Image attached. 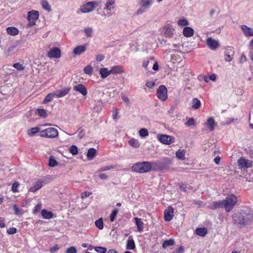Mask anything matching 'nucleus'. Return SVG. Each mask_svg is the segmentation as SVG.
Listing matches in <instances>:
<instances>
[{"label":"nucleus","mask_w":253,"mask_h":253,"mask_svg":"<svg viewBox=\"0 0 253 253\" xmlns=\"http://www.w3.org/2000/svg\"><path fill=\"white\" fill-rule=\"evenodd\" d=\"M234 223L240 228L245 227L253 221V216L251 214L243 215L241 212L234 213L232 215Z\"/></svg>","instance_id":"1"},{"label":"nucleus","mask_w":253,"mask_h":253,"mask_svg":"<svg viewBox=\"0 0 253 253\" xmlns=\"http://www.w3.org/2000/svg\"><path fill=\"white\" fill-rule=\"evenodd\" d=\"M152 167V164L149 162L137 163L132 167V170L138 173H145L149 171Z\"/></svg>","instance_id":"2"},{"label":"nucleus","mask_w":253,"mask_h":253,"mask_svg":"<svg viewBox=\"0 0 253 253\" xmlns=\"http://www.w3.org/2000/svg\"><path fill=\"white\" fill-rule=\"evenodd\" d=\"M237 197L233 194L227 196L223 200L224 208L227 212L230 211L237 203Z\"/></svg>","instance_id":"3"},{"label":"nucleus","mask_w":253,"mask_h":253,"mask_svg":"<svg viewBox=\"0 0 253 253\" xmlns=\"http://www.w3.org/2000/svg\"><path fill=\"white\" fill-rule=\"evenodd\" d=\"M40 136L42 137L54 138L58 136V131L54 127H48L40 131Z\"/></svg>","instance_id":"4"},{"label":"nucleus","mask_w":253,"mask_h":253,"mask_svg":"<svg viewBox=\"0 0 253 253\" xmlns=\"http://www.w3.org/2000/svg\"><path fill=\"white\" fill-rule=\"evenodd\" d=\"M99 5V3L96 1H89L83 4L80 8L82 13H89L92 11L95 8Z\"/></svg>","instance_id":"5"},{"label":"nucleus","mask_w":253,"mask_h":253,"mask_svg":"<svg viewBox=\"0 0 253 253\" xmlns=\"http://www.w3.org/2000/svg\"><path fill=\"white\" fill-rule=\"evenodd\" d=\"M237 164L239 169H247L253 167V161L244 157H240L237 161Z\"/></svg>","instance_id":"6"},{"label":"nucleus","mask_w":253,"mask_h":253,"mask_svg":"<svg viewBox=\"0 0 253 253\" xmlns=\"http://www.w3.org/2000/svg\"><path fill=\"white\" fill-rule=\"evenodd\" d=\"M157 96L161 101H165L168 98V90L164 85H160L157 90Z\"/></svg>","instance_id":"7"},{"label":"nucleus","mask_w":253,"mask_h":253,"mask_svg":"<svg viewBox=\"0 0 253 253\" xmlns=\"http://www.w3.org/2000/svg\"><path fill=\"white\" fill-rule=\"evenodd\" d=\"M39 16V13L38 11L31 10L28 13L27 19L29 22L30 26L35 25Z\"/></svg>","instance_id":"8"},{"label":"nucleus","mask_w":253,"mask_h":253,"mask_svg":"<svg viewBox=\"0 0 253 253\" xmlns=\"http://www.w3.org/2000/svg\"><path fill=\"white\" fill-rule=\"evenodd\" d=\"M47 56L50 58H59L61 57V50L58 47H52L47 53Z\"/></svg>","instance_id":"9"},{"label":"nucleus","mask_w":253,"mask_h":253,"mask_svg":"<svg viewBox=\"0 0 253 253\" xmlns=\"http://www.w3.org/2000/svg\"><path fill=\"white\" fill-rule=\"evenodd\" d=\"M157 138L162 143L169 145L172 143V137L170 135L166 134H158Z\"/></svg>","instance_id":"10"},{"label":"nucleus","mask_w":253,"mask_h":253,"mask_svg":"<svg viewBox=\"0 0 253 253\" xmlns=\"http://www.w3.org/2000/svg\"><path fill=\"white\" fill-rule=\"evenodd\" d=\"M206 43L209 47L211 50H215L219 46L218 42L212 39L211 38H208L207 39Z\"/></svg>","instance_id":"11"},{"label":"nucleus","mask_w":253,"mask_h":253,"mask_svg":"<svg viewBox=\"0 0 253 253\" xmlns=\"http://www.w3.org/2000/svg\"><path fill=\"white\" fill-rule=\"evenodd\" d=\"M234 48L231 46L228 47L224 53L225 60L227 62H230L234 55Z\"/></svg>","instance_id":"12"},{"label":"nucleus","mask_w":253,"mask_h":253,"mask_svg":"<svg viewBox=\"0 0 253 253\" xmlns=\"http://www.w3.org/2000/svg\"><path fill=\"white\" fill-rule=\"evenodd\" d=\"M164 34L167 37H172L174 34V29L172 25L170 24H167L164 28Z\"/></svg>","instance_id":"13"},{"label":"nucleus","mask_w":253,"mask_h":253,"mask_svg":"<svg viewBox=\"0 0 253 253\" xmlns=\"http://www.w3.org/2000/svg\"><path fill=\"white\" fill-rule=\"evenodd\" d=\"M240 28L245 37L253 36V30L246 25H242Z\"/></svg>","instance_id":"14"},{"label":"nucleus","mask_w":253,"mask_h":253,"mask_svg":"<svg viewBox=\"0 0 253 253\" xmlns=\"http://www.w3.org/2000/svg\"><path fill=\"white\" fill-rule=\"evenodd\" d=\"M165 219L167 221H170L173 216V210L172 207H169L164 212Z\"/></svg>","instance_id":"15"},{"label":"nucleus","mask_w":253,"mask_h":253,"mask_svg":"<svg viewBox=\"0 0 253 253\" xmlns=\"http://www.w3.org/2000/svg\"><path fill=\"white\" fill-rule=\"evenodd\" d=\"M74 90L81 93L83 96H85L87 91L85 87L83 84H78L73 87Z\"/></svg>","instance_id":"16"},{"label":"nucleus","mask_w":253,"mask_h":253,"mask_svg":"<svg viewBox=\"0 0 253 253\" xmlns=\"http://www.w3.org/2000/svg\"><path fill=\"white\" fill-rule=\"evenodd\" d=\"M110 72L111 74H120L124 73V69L123 66L117 65L111 67Z\"/></svg>","instance_id":"17"},{"label":"nucleus","mask_w":253,"mask_h":253,"mask_svg":"<svg viewBox=\"0 0 253 253\" xmlns=\"http://www.w3.org/2000/svg\"><path fill=\"white\" fill-rule=\"evenodd\" d=\"M223 200L214 201L210 204L209 207L211 209H216L224 208Z\"/></svg>","instance_id":"18"},{"label":"nucleus","mask_w":253,"mask_h":253,"mask_svg":"<svg viewBox=\"0 0 253 253\" xmlns=\"http://www.w3.org/2000/svg\"><path fill=\"white\" fill-rule=\"evenodd\" d=\"M43 186L42 181H38L34 183L33 185L29 189V191L35 193L37 191L41 189Z\"/></svg>","instance_id":"19"},{"label":"nucleus","mask_w":253,"mask_h":253,"mask_svg":"<svg viewBox=\"0 0 253 253\" xmlns=\"http://www.w3.org/2000/svg\"><path fill=\"white\" fill-rule=\"evenodd\" d=\"M69 88H66L61 90H58L54 92L56 98H61L65 96L69 91Z\"/></svg>","instance_id":"20"},{"label":"nucleus","mask_w":253,"mask_h":253,"mask_svg":"<svg viewBox=\"0 0 253 253\" xmlns=\"http://www.w3.org/2000/svg\"><path fill=\"white\" fill-rule=\"evenodd\" d=\"M86 49L85 45H81L76 46L73 50V53L76 55H80L84 52Z\"/></svg>","instance_id":"21"},{"label":"nucleus","mask_w":253,"mask_h":253,"mask_svg":"<svg viewBox=\"0 0 253 253\" xmlns=\"http://www.w3.org/2000/svg\"><path fill=\"white\" fill-rule=\"evenodd\" d=\"M154 57H151L144 60L142 66L146 70H148L154 63Z\"/></svg>","instance_id":"22"},{"label":"nucleus","mask_w":253,"mask_h":253,"mask_svg":"<svg viewBox=\"0 0 253 253\" xmlns=\"http://www.w3.org/2000/svg\"><path fill=\"white\" fill-rule=\"evenodd\" d=\"M194 31L190 27H185L183 30V35L187 38L191 37L193 36Z\"/></svg>","instance_id":"23"},{"label":"nucleus","mask_w":253,"mask_h":253,"mask_svg":"<svg viewBox=\"0 0 253 253\" xmlns=\"http://www.w3.org/2000/svg\"><path fill=\"white\" fill-rule=\"evenodd\" d=\"M115 3V0H107L104 9L108 11H111L114 8Z\"/></svg>","instance_id":"24"},{"label":"nucleus","mask_w":253,"mask_h":253,"mask_svg":"<svg viewBox=\"0 0 253 253\" xmlns=\"http://www.w3.org/2000/svg\"><path fill=\"white\" fill-rule=\"evenodd\" d=\"M99 74L101 78L103 79L107 78L111 74L110 70H108L107 68H102L99 70Z\"/></svg>","instance_id":"25"},{"label":"nucleus","mask_w":253,"mask_h":253,"mask_svg":"<svg viewBox=\"0 0 253 253\" xmlns=\"http://www.w3.org/2000/svg\"><path fill=\"white\" fill-rule=\"evenodd\" d=\"M134 220L135 221V223L137 226V231L139 232H142L144 228V223L142 222L141 219L138 217H135Z\"/></svg>","instance_id":"26"},{"label":"nucleus","mask_w":253,"mask_h":253,"mask_svg":"<svg viewBox=\"0 0 253 253\" xmlns=\"http://www.w3.org/2000/svg\"><path fill=\"white\" fill-rule=\"evenodd\" d=\"M41 214L44 219H49L53 217V213L51 211H47L45 209H43L41 211Z\"/></svg>","instance_id":"27"},{"label":"nucleus","mask_w":253,"mask_h":253,"mask_svg":"<svg viewBox=\"0 0 253 253\" xmlns=\"http://www.w3.org/2000/svg\"><path fill=\"white\" fill-rule=\"evenodd\" d=\"M96 150L94 148H89L87 151V158L88 160H92L96 156Z\"/></svg>","instance_id":"28"},{"label":"nucleus","mask_w":253,"mask_h":253,"mask_svg":"<svg viewBox=\"0 0 253 253\" xmlns=\"http://www.w3.org/2000/svg\"><path fill=\"white\" fill-rule=\"evenodd\" d=\"M6 32L8 34L11 36L17 35L19 33V30L18 29L15 27H10L6 28Z\"/></svg>","instance_id":"29"},{"label":"nucleus","mask_w":253,"mask_h":253,"mask_svg":"<svg viewBox=\"0 0 253 253\" xmlns=\"http://www.w3.org/2000/svg\"><path fill=\"white\" fill-rule=\"evenodd\" d=\"M185 150L181 149H179L175 153L176 157L180 160H184L185 159Z\"/></svg>","instance_id":"30"},{"label":"nucleus","mask_w":253,"mask_h":253,"mask_svg":"<svg viewBox=\"0 0 253 253\" xmlns=\"http://www.w3.org/2000/svg\"><path fill=\"white\" fill-rule=\"evenodd\" d=\"M196 233L201 237H204L207 234V229L206 228H197L195 230Z\"/></svg>","instance_id":"31"},{"label":"nucleus","mask_w":253,"mask_h":253,"mask_svg":"<svg viewBox=\"0 0 253 253\" xmlns=\"http://www.w3.org/2000/svg\"><path fill=\"white\" fill-rule=\"evenodd\" d=\"M153 3L152 0H140V4L141 6L144 7L146 8L150 7Z\"/></svg>","instance_id":"32"},{"label":"nucleus","mask_w":253,"mask_h":253,"mask_svg":"<svg viewBox=\"0 0 253 253\" xmlns=\"http://www.w3.org/2000/svg\"><path fill=\"white\" fill-rule=\"evenodd\" d=\"M192 107L194 109H198L201 106V102L197 98H193L192 101Z\"/></svg>","instance_id":"33"},{"label":"nucleus","mask_w":253,"mask_h":253,"mask_svg":"<svg viewBox=\"0 0 253 253\" xmlns=\"http://www.w3.org/2000/svg\"><path fill=\"white\" fill-rule=\"evenodd\" d=\"M207 126L209 127L210 130L212 131L214 128V120L212 118H210L207 120Z\"/></svg>","instance_id":"34"},{"label":"nucleus","mask_w":253,"mask_h":253,"mask_svg":"<svg viewBox=\"0 0 253 253\" xmlns=\"http://www.w3.org/2000/svg\"><path fill=\"white\" fill-rule=\"evenodd\" d=\"M126 248L128 250H133L135 248V245L134 240L132 239H129L126 243Z\"/></svg>","instance_id":"35"},{"label":"nucleus","mask_w":253,"mask_h":253,"mask_svg":"<svg viewBox=\"0 0 253 253\" xmlns=\"http://www.w3.org/2000/svg\"><path fill=\"white\" fill-rule=\"evenodd\" d=\"M58 162L55 160L54 156H50L48 160V165L50 167H54L58 165Z\"/></svg>","instance_id":"36"},{"label":"nucleus","mask_w":253,"mask_h":253,"mask_svg":"<svg viewBox=\"0 0 253 253\" xmlns=\"http://www.w3.org/2000/svg\"><path fill=\"white\" fill-rule=\"evenodd\" d=\"M40 128L38 127H32L27 131V133L29 136H33L35 135L37 132H40Z\"/></svg>","instance_id":"37"},{"label":"nucleus","mask_w":253,"mask_h":253,"mask_svg":"<svg viewBox=\"0 0 253 253\" xmlns=\"http://www.w3.org/2000/svg\"><path fill=\"white\" fill-rule=\"evenodd\" d=\"M95 225L99 230H102L104 228V224L102 218H100L95 222Z\"/></svg>","instance_id":"38"},{"label":"nucleus","mask_w":253,"mask_h":253,"mask_svg":"<svg viewBox=\"0 0 253 253\" xmlns=\"http://www.w3.org/2000/svg\"><path fill=\"white\" fill-rule=\"evenodd\" d=\"M174 240L172 239H170L168 240H166L163 242V243L162 244V247L163 248L165 249L169 246L173 245L174 244Z\"/></svg>","instance_id":"39"},{"label":"nucleus","mask_w":253,"mask_h":253,"mask_svg":"<svg viewBox=\"0 0 253 253\" xmlns=\"http://www.w3.org/2000/svg\"><path fill=\"white\" fill-rule=\"evenodd\" d=\"M177 24L180 27H183L188 25L189 23L185 18H181L177 21Z\"/></svg>","instance_id":"40"},{"label":"nucleus","mask_w":253,"mask_h":253,"mask_svg":"<svg viewBox=\"0 0 253 253\" xmlns=\"http://www.w3.org/2000/svg\"><path fill=\"white\" fill-rule=\"evenodd\" d=\"M54 98H56L54 92L48 94L44 99V103H47L51 101Z\"/></svg>","instance_id":"41"},{"label":"nucleus","mask_w":253,"mask_h":253,"mask_svg":"<svg viewBox=\"0 0 253 253\" xmlns=\"http://www.w3.org/2000/svg\"><path fill=\"white\" fill-rule=\"evenodd\" d=\"M118 212H119V210L117 209H115L112 211V212H111V213L110 215V220L111 222H113L115 220Z\"/></svg>","instance_id":"42"},{"label":"nucleus","mask_w":253,"mask_h":253,"mask_svg":"<svg viewBox=\"0 0 253 253\" xmlns=\"http://www.w3.org/2000/svg\"><path fill=\"white\" fill-rule=\"evenodd\" d=\"M13 67L19 71H21L25 69V66L20 63H14L13 65Z\"/></svg>","instance_id":"43"},{"label":"nucleus","mask_w":253,"mask_h":253,"mask_svg":"<svg viewBox=\"0 0 253 253\" xmlns=\"http://www.w3.org/2000/svg\"><path fill=\"white\" fill-rule=\"evenodd\" d=\"M69 152L73 155H76L78 153V149L75 145H72L69 148Z\"/></svg>","instance_id":"44"},{"label":"nucleus","mask_w":253,"mask_h":253,"mask_svg":"<svg viewBox=\"0 0 253 253\" xmlns=\"http://www.w3.org/2000/svg\"><path fill=\"white\" fill-rule=\"evenodd\" d=\"M84 32L87 37H91L92 35L93 29L91 27H87L84 29Z\"/></svg>","instance_id":"45"},{"label":"nucleus","mask_w":253,"mask_h":253,"mask_svg":"<svg viewBox=\"0 0 253 253\" xmlns=\"http://www.w3.org/2000/svg\"><path fill=\"white\" fill-rule=\"evenodd\" d=\"M42 8L47 11H50L51 8L49 4L46 0H42Z\"/></svg>","instance_id":"46"},{"label":"nucleus","mask_w":253,"mask_h":253,"mask_svg":"<svg viewBox=\"0 0 253 253\" xmlns=\"http://www.w3.org/2000/svg\"><path fill=\"white\" fill-rule=\"evenodd\" d=\"M129 144L130 145L135 148H137L139 146V143L138 141L134 139H131L129 141Z\"/></svg>","instance_id":"47"},{"label":"nucleus","mask_w":253,"mask_h":253,"mask_svg":"<svg viewBox=\"0 0 253 253\" xmlns=\"http://www.w3.org/2000/svg\"><path fill=\"white\" fill-rule=\"evenodd\" d=\"M38 115L43 118H45L47 116L46 111L43 109H39L37 110Z\"/></svg>","instance_id":"48"},{"label":"nucleus","mask_w":253,"mask_h":253,"mask_svg":"<svg viewBox=\"0 0 253 253\" xmlns=\"http://www.w3.org/2000/svg\"><path fill=\"white\" fill-rule=\"evenodd\" d=\"M139 135L141 137H145L148 135V131L146 128H141L139 131Z\"/></svg>","instance_id":"49"},{"label":"nucleus","mask_w":253,"mask_h":253,"mask_svg":"<svg viewBox=\"0 0 253 253\" xmlns=\"http://www.w3.org/2000/svg\"><path fill=\"white\" fill-rule=\"evenodd\" d=\"M94 250L98 253H106L107 252V249L104 247H96L94 248Z\"/></svg>","instance_id":"50"},{"label":"nucleus","mask_w":253,"mask_h":253,"mask_svg":"<svg viewBox=\"0 0 253 253\" xmlns=\"http://www.w3.org/2000/svg\"><path fill=\"white\" fill-rule=\"evenodd\" d=\"M84 72L88 75H91L92 74V68L90 65H88L84 67Z\"/></svg>","instance_id":"51"},{"label":"nucleus","mask_w":253,"mask_h":253,"mask_svg":"<svg viewBox=\"0 0 253 253\" xmlns=\"http://www.w3.org/2000/svg\"><path fill=\"white\" fill-rule=\"evenodd\" d=\"M19 186V183L18 182H15L13 183L12 187H11V190L13 192L16 193L18 192V187Z\"/></svg>","instance_id":"52"},{"label":"nucleus","mask_w":253,"mask_h":253,"mask_svg":"<svg viewBox=\"0 0 253 253\" xmlns=\"http://www.w3.org/2000/svg\"><path fill=\"white\" fill-rule=\"evenodd\" d=\"M185 125L188 126H194L195 125V120L193 118H189Z\"/></svg>","instance_id":"53"},{"label":"nucleus","mask_w":253,"mask_h":253,"mask_svg":"<svg viewBox=\"0 0 253 253\" xmlns=\"http://www.w3.org/2000/svg\"><path fill=\"white\" fill-rule=\"evenodd\" d=\"M112 168V167L109 166H103V167L100 168L99 169V170L97 171V172H101L102 171H108V170H110Z\"/></svg>","instance_id":"54"},{"label":"nucleus","mask_w":253,"mask_h":253,"mask_svg":"<svg viewBox=\"0 0 253 253\" xmlns=\"http://www.w3.org/2000/svg\"><path fill=\"white\" fill-rule=\"evenodd\" d=\"M66 253H77V250L75 247H71L66 250Z\"/></svg>","instance_id":"55"},{"label":"nucleus","mask_w":253,"mask_h":253,"mask_svg":"<svg viewBox=\"0 0 253 253\" xmlns=\"http://www.w3.org/2000/svg\"><path fill=\"white\" fill-rule=\"evenodd\" d=\"M17 229L15 227L9 228L7 230V233L8 234H14L16 233Z\"/></svg>","instance_id":"56"},{"label":"nucleus","mask_w":253,"mask_h":253,"mask_svg":"<svg viewBox=\"0 0 253 253\" xmlns=\"http://www.w3.org/2000/svg\"><path fill=\"white\" fill-rule=\"evenodd\" d=\"M98 173L99 177L102 180H105L108 178V176L106 173H103L101 172Z\"/></svg>","instance_id":"57"},{"label":"nucleus","mask_w":253,"mask_h":253,"mask_svg":"<svg viewBox=\"0 0 253 253\" xmlns=\"http://www.w3.org/2000/svg\"><path fill=\"white\" fill-rule=\"evenodd\" d=\"M247 60V57L244 54H242L240 57L239 62L240 63H244Z\"/></svg>","instance_id":"58"},{"label":"nucleus","mask_w":253,"mask_h":253,"mask_svg":"<svg viewBox=\"0 0 253 253\" xmlns=\"http://www.w3.org/2000/svg\"><path fill=\"white\" fill-rule=\"evenodd\" d=\"M155 84V83L154 82L150 81V82H147L146 83V86L150 88H152Z\"/></svg>","instance_id":"59"},{"label":"nucleus","mask_w":253,"mask_h":253,"mask_svg":"<svg viewBox=\"0 0 253 253\" xmlns=\"http://www.w3.org/2000/svg\"><path fill=\"white\" fill-rule=\"evenodd\" d=\"M152 69L154 71H158L159 69V66L157 63V62L155 60V59L154 58V63H153L152 65Z\"/></svg>","instance_id":"60"},{"label":"nucleus","mask_w":253,"mask_h":253,"mask_svg":"<svg viewBox=\"0 0 253 253\" xmlns=\"http://www.w3.org/2000/svg\"><path fill=\"white\" fill-rule=\"evenodd\" d=\"M122 99L127 104L129 103L130 101L129 98L125 94L122 95Z\"/></svg>","instance_id":"61"},{"label":"nucleus","mask_w":253,"mask_h":253,"mask_svg":"<svg viewBox=\"0 0 253 253\" xmlns=\"http://www.w3.org/2000/svg\"><path fill=\"white\" fill-rule=\"evenodd\" d=\"M146 8L144 7H142L141 6V7L137 10V13L138 14H141L143 13V12H145L146 10Z\"/></svg>","instance_id":"62"},{"label":"nucleus","mask_w":253,"mask_h":253,"mask_svg":"<svg viewBox=\"0 0 253 253\" xmlns=\"http://www.w3.org/2000/svg\"><path fill=\"white\" fill-rule=\"evenodd\" d=\"M146 8L144 7H142L141 6V7L137 10V13L138 14H141L143 13V12H145L146 10Z\"/></svg>","instance_id":"63"},{"label":"nucleus","mask_w":253,"mask_h":253,"mask_svg":"<svg viewBox=\"0 0 253 253\" xmlns=\"http://www.w3.org/2000/svg\"><path fill=\"white\" fill-rule=\"evenodd\" d=\"M59 249V246L57 245H55L52 248H50V252L51 253H53L56 252Z\"/></svg>","instance_id":"64"}]
</instances>
